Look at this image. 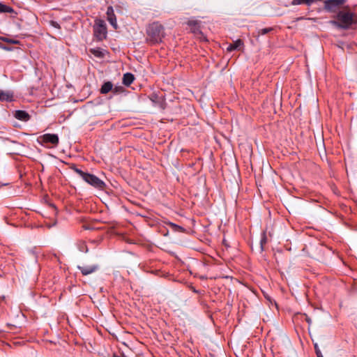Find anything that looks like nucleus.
I'll return each instance as SVG.
<instances>
[{
	"label": "nucleus",
	"instance_id": "f257e3e1",
	"mask_svg": "<svg viewBox=\"0 0 357 357\" xmlns=\"http://www.w3.org/2000/svg\"><path fill=\"white\" fill-rule=\"evenodd\" d=\"M146 40L151 45L160 43L165 36L164 26L158 22L149 24L146 27Z\"/></svg>",
	"mask_w": 357,
	"mask_h": 357
},
{
	"label": "nucleus",
	"instance_id": "f03ea898",
	"mask_svg": "<svg viewBox=\"0 0 357 357\" xmlns=\"http://www.w3.org/2000/svg\"><path fill=\"white\" fill-rule=\"evenodd\" d=\"M70 168L74 170L85 182L93 186L99 190H102L105 187V183L104 181L100 180L96 176L84 172L81 169L76 167L75 165H72Z\"/></svg>",
	"mask_w": 357,
	"mask_h": 357
},
{
	"label": "nucleus",
	"instance_id": "7ed1b4c3",
	"mask_svg": "<svg viewBox=\"0 0 357 357\" xmlns=\"http://www.w3.org/2000/svg\"><path fill=\"white\" fill-rule=\"evenodd\" d=\"M338 22H334L335 24H338V26L347 29L352 24V13L350 12L340 11L337 15Z\"/></svg>",
	"mask_w": 357,
	"mask_h": 357
},
{
	"label": "nucleus",
	"instance_id": "20e7f679",
	"mask_svg": "<svg viewBox=\"0 0 357 357\" xmlns=\"http://www.w3.org/2000/svg\"><path fill=\"white\" fill-rule=\"evenodd\" d=\"M94 36L98 40H102L107 36V27L105 22L102 20L96 21L93 26Z\"/></svg>",
	"mask_w": 357,
	"mask_h": 357
},
{
	"label": "nucleus",
	"instance_id": "39448f33",
	"mask_svg": "<svg viewBox=\"0 0 357 357\" xmlns=\"http://www.w3.org/2000/svg\"><path fill=\"white\" fill-rule=\"evenodd\" d=\"M38 142L41 145H45L47 144H51L53 146H57L59 139L56 134H44L38 138Z\"/></svg>",
	"mask_w": 357,
	"mask_h": 357
},
{
	"label": "nucleus",
	"instance_id": "423d86ee",
	"mask_svg": "<svg viewBox=\"0 0 357 357\" xmlns=\"http://www.w3.org/2000/svg\"><path fill=\"white\" fill-rule=\"evenodd\" d=\"M344 0H328L325 2V8L329 11L335 12L344 3Z\"/></svg>",
	"mask_w": 357,
	"mask_h": 357
},
{
	"label": "nucleus",
	"instance_id": "0eeeda50",
	"mask_svg": "<svg viewBox=\"0 0 357 357\" xmlns=\"http://www.w3.org/2000/svg\"><path fill=\"white\" fill-rule=\"evenodd\" d=\"M107 20L110 24L114 28H117L116 18L114 12V9L112 6H109L107 10Z\"/></svg>",
	"mask_w": 357,
	"mask_h": 357
},
{
	"label": "nucleus",
	"instance_id": "6e6552de",
	"mask_svg": "<svg viewBox=\"0 0 357 357\" xmlns=\"http://www.w3.org/2000/svg\"><path fill=\"white\" fill-rule=\"evenodd\" d=\"M79 270L84 275H87L96 272L98 269V265L78 266Z\"/></svg>",
	"mask_w": 357,
	"mask_h": 357
},
{
	"label": "nucleus",
	"instance_id": "1a4fd4ad",
	"mask_svg": "<svg viewBox=\"0 0 357 357\" xmlns=\"http://www.w3.org/2000/svg\"><path fill=\"white\" fill-rule=\"evenodd\" d=\"M14 116L20 121H28L30 119V115L25 111L16 110L14 113Z\"/></svg>",
	"mask_w": 357,
	"mask_h": 357
},
{
	"label": "nucleus",
	"instance_id": "9d476101",
	"mask_svg": "<svg viewBox=\"0 0 357 357\" xmlns=\"http://www.w3.org/2000/svg\"><path fill=\"white\" fill-rule=\"evenodd\" d=\"M243 43L241 39H238L231 44H229L227 48L228 52H232L236 50H239L243 46Z\"/></svg>",
	"mask_w": 357,
	"mask_h": 357
},
{
	"label": "nucleus",
	"instance_id": "9b49d317",
	"mask_svg": "<svg viewBox=\"0 0 357 357\" xmlns=\"http://www.w3.org/2000/svg\"><path fill=\"white\" fill-rule=\"evenodd\" d=\"M113 90V84L111 82H105L101 88H100V93L102 94H106L109 93V91H112Z\"/></svg>",
	"mask_w": 357,
	"mask_h": 357
},
{
	"label": "nucleus",
	"instance_id": "f8f14e48",
	"mask_svg": "<svg viewBox=\"0 0 357 357\" xmlns=\"http://www.w3.org/2000/svg\"><path fill=\"white\" fill-rule=\"evenodd\" d=\"M135 79V77L132 73H127L123 75V84L126 86H130Z\"/></svg>",
	"mask_w": 357,
	"mask_h": 357
},
{
	"label": "nucleus",
	"instance_id": "ddd939ff",
	"mask_svg": "<svg viewBox=\"0 0 357 357\" xmlns=\"http://www.w3.org/2000/svg\"><path fill=\"white\" fill-rule=\"evenodd\" d=\"M13 93L0 90V100H1L11 101L13 100Z\"/></svg>",
	"mask_w": 357,
	"mask_h": 357
},
{
	"label": "nucleus",
	"instance_id": "4468645a",
	"mask_svg": "<svg viewBox=\"0 0 357 357\" xmlns=\"http://www.w3.org/2000/svg\"><path fill=\"white\" fill-rule=\"evenodd\" d=\"M89 52L98 58H103L105 56L104 52L100 48H91Z\"/></svg>",
	"mask_w": 357,
	"mask_h": 357
},
{
	"label": "nucleus",
	"instance_id": "2eb2a0df",
	"mask_svg": "<svg viewBox=\"0 0 357 357\" xmlns=\"http://www.w3.org/2000/svg\"><path fill=\"white\" fill-rule=\"evenodd\" d=\"M11 11H12L11 8L0 3V12L1 13H10Z\"/></svg>",
	"mask_w": 357,
	"mask_h": 357
},
{
	"label": "nucleus",
	"instance_id": "dca6fc26",
	"mask_svg": "<svg viewBox=\"0 0 357 357\" xmlns=\"http://www.w3.org/2000/svg\"><path fill=\"white\" fill-rule=\"evenodd\" d=\"M273 30V28H264L259 29L257 32L258 36L259 35H265L269 32H271Z\"/></svg>",
	"mask_w": 357,
	"mask_h": 357
},
{
	"label": "nucleus",
	"instance_id": "f3484780",
	"mask_svg": "<svg viewBox=\"0 0 357 357\" xmlns=\"http://www.w3.org/2000/svg\"><path fill=\"white\" fill-rule=\"evenodd\" d=\"M124 91V89L123 86H115L114 88H113V90H112V92L114 93V94H119V93H121L122 92H123Z\"/></svg>",
	"mask_w": 357,
	"mask_h": 357
},
{
	"label": "nucleus",
	"instance_id": "a211bd4d",
	"mask_svg": "<svg viewBox=\"0 0 357 357\" xmlns=\"http://www.w3.org/2000/svg\"><path fill=\"white\" fill-rule=\"evenodd\" d=\"M170 226L172 229H174L176 231H184L183 228L174 224V223H170Z\"/></svg>",
	"mask_w": 357,
	"mask_h": 357
},
{
	"label": "nucleus",
	"instance_id": "6ab92c4d",
	"mask_svg": "<svg viewBox=\"0 0 357 357\" xmlns=\"http://www.w3.org/2000/svg\"><path fill=\"white\" fill-rule=\"evenodd\" d=\"M314 347L315 353L317 354V357H324L322 354H321V351H320V349H319V347H318L317 343H315L314 344Z\"/></svg>",
	"mask_w": 357,
	"mask_h": 357
},
{
	"label": "nucleus",
	"instance_id": "aec40b11",
	"mask_svg": "<svg viewBox=\"0 0 357 357\" xmlns=\"http://www.w3.org/2000/svg\"><path fill=\"white\" fill-rule=\"evenodd\" d=\"M266 241H267L266 236L265 234L264 233L263 236L260 241V245H261V250H263L264 245L266 243Z\"/></svg>",
	"mask_w": 357,
	"mask_h": 357
},
{
	"label": "nucleus",
	"instance_id": "412c9836",
	"mask_svg": "<svg viewBox=\"0 0 357 357\" xmlns=\"http://www.w3.org/2000/svg\"><path fill=\"white\" fill-rule=\"evenodd\" d=\"M50 24L54 28L60 29V25L55 21H50Z\"/></svg>",
	"mask_w": 357,
	"mask_h": 357
},
{
	"label": "nucleus",
	"instance_id": "4be33fe9",
	"mask_svg": "<svg viewBox=\"0 0 357 357\" xmlns=\"http://www.w3.org/2000/svg\"><path fill=\"white\" fill-rule=\"evenodd\" d=\"M188 24L190 26H196L197 24V22L195 20H189L188 22Z\"/></svg>",
	"mask_w": 357,
	"mask_h": 357
},
{
	"label": "nucleus",
	"instance_id": "5701e85b",
	"mask_svg": "<svg viewBox=\"0 0 357 357\" xmlns=\"http://www.w3.org/2000/svg\"><path fill=\"white\" fill-rule=\"evenodd\" d=\"M352 24L357 23V15L352 13Z\"/></svg>",
	"mask_w": 357,
	"mask_h": 357
},
{
	"label": "nucleus",
	"instance_id": "b1692460",
	"mask_svg": "<svg viewBox=\"0 0 357 357\" xmlns=\"http://www.w3.org/2000/svg\"><path fill=\"white\" fill-rule=\"evenodd\" d=\"M305 320H306V321H307L309 324H312V320H311V319H310L309 317H307L306 314H305Z\"/></svg>",
	"mask_w": 357,
	"mask_h": 357
},
{
	"label": "nucleus",
	"instance_id": "393cba45",
	"mask_svg": "<svg viewBox=\"0 0 357 357\" xmlns=\"http://www.w3.org/2000/svg\"><path fill=\"white\" fill-rule=\"evenodd\" d=\"M114 357H124V356H114Z\"/></svg>",
	"mask_w": 357,
	"mask_h": 357
}]
</instances>
